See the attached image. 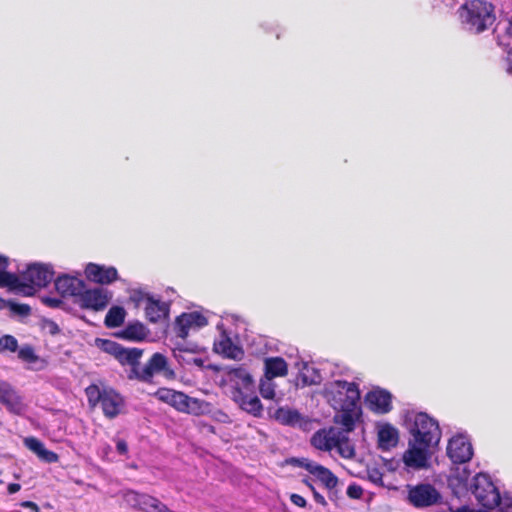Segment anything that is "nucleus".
<instances>
[{
	"instance_id": "4d7b16f0",
	"label": "nucleus",
	"mask_w": 512,
	"mask_h": 512,
	"mask_svg": "<svg viewBox=\"0 0 512 512\" xmlns=\"http://www.w3.org/2000/svg\"><path fill=\"white\" fill-rule=\"evenodd\" d=\"M455 512H471L467 507L458 508Z\"/></svg>"
},
{
	"instance_id": "58836bf2",
	"label": "nucleus",
	"mask_w": 512,
	"mask_h": 512,
	"mask_svg": "<svg viewBox=\"0 0 512 512\" xmlns=\"http://www.w3.org/2000/svg\"><path fill=\"white\" fill-rule=\"evenodd\" d=\"M154 295H151L148 292L143 290H133L130 295V300L135 304L136 307H145L146 303L149 302L153 298Z\"/></svg>"
},
{
	"instance_id": "4468645a",
	"label": "nucleus",
	"mask_w": 512,
	"mask_h": 512,
	"mask_svg": "<svg viewBox=\"0 0 512 512\" xmlns=\"http://www.w3.org/2000/svg\"><path fill=\"white\" fill-rule=\"evenodd\" d=\"M0 403L13 414L21 415L25 412L26 406L22 397L15 388L7 381L0 379Z\"/></svg>"
},
{
	"instance_id": "6e6552de",
	"label": "nucleus",
	"mask_w": 512,
	"mask_h": 512,
	"mask_svg": "<svg viewBox=\"0 0 512 512\" xmlns=\"http://www.w3.org/2000/svg\"><path fill=\"white\" fill-rule=\"evenodd\" d=\"M408 500L416 508H425L439 504L442 496L433 485L418 484L409 488Z\"/></svg>"
},
{
	"instance_id": "ea45409f",
	"label": "nucleus",
	"mask_w": 512,
	"mask_h": 512,
	"mask_svg": "<svg viewBox=\"0 0 512 512\" xmlns=\"http://www.w3.org/2000/svg\"><path fill=\"white\" fill-rule=\"evenodd\" d=\"M0 349L16 352L18 350V341L12 335H4L0 337Z\"/></svg>"
},
{
	"instance_id": "de8ad7c7",
	"label": "nucleus",
	"mask_w": 512,
	"mask_h": 512,
	"mask_svg": "<svg viewBox=\"0 0 512 512\" xmlns=\"http://www.w3.org/2000/svg\"><path fill=\"white\" fill-rule=\"evenodd\" d=\"M43 328L51 335H57L60 333L58 324L52 320H46L43 324Z\"/></svg>"
},
{
	"instance_id": "13d9d810",
	"label": "nucleus",
	"mask_w": 512,
	"mask_h": 512,
	"mask_svg": "<svg viewBox=\"0 0 512 512\" xmlns=\"http://www.w3.org/2000/svg\"><path fill=\"white\" fill-rule=\"evenodd\" d=\"M6 306V301L0 297V310L4 309Z\"/></svg>"
},
{
	"instance_id": "5fc2aeb1",
	"label": "nucleus",
	"mask_w": 512,
	"mask_h": 512,
	"mask_svg": "<svg viewBox=\"0 0 512 512\" xmlns=\"http://www.w3.org/2000/svg\"><path fill=\"white\" fill-rule=\"evenodd\" d=\"M314 498H315V501L319 504L324 505L326 503L325 498L321 494L317 493L316 491H314Z\"/></svg>"
},
{
	"instance_id": "1a4fd4ad",
	"label": "nucleus",
	"mask_w": 512,
	"mask_h": 512,
	"mask_svg": "<svg viewBox=\"0 0 512 512\" xmlns=\"http://www.w3.org/2000/svg\"><path fill=\"white\" fill-rule=\"evenodd\" d=\"M136 379L151 383L154 375L163 374L167 378L174 376L173 370L168 367L167 358L161 353H154L148 363L140 368V371L136 372Z\"/></svg>"
},
{
	"instance_id": "8fccbe9b",
	"label": "nucleus",
	"mask_w": 512,
	"mask_h": 512,
	"mask_svg": "<svg viewBox=\"0 0 512 512\" xmlns=\"http://www.w3.org/2000/svg\"><path fill=\"white\" fill-rule=\"evenodd\" d=\"M290 500L291 502L296 505V506H299V507H305L307 502L305 500L304 497H302L301 495L299 494H292L290 496Z\"/></svg>"
},
{
	"instance_id": "f257e3e1",
	"label": "nucleus",
	"mask_w": 512,
	"mask_h": 512,
	"mask_svg": "<svg viewBox=\"0 0 512 512\" xmlns=\"http://www.w3.org/2000/svg\"><path fill=\"white\" fill-rule=\"evenodd\" d=\"M323 397L334 409V423L352 432L362 417L360 390L355 382L333 380L325 383Z\"/></svg>"
},
{
	"instance_id": "c85d7f7f",
	"label": "nucleus",
	"mask_w": 512,
	"mask_h": 512,
	"mask_svg": "<svg viewBox=\"0 0 512 512\" xmlns=\"http://www.w3.org/2000/svg\"><path fill=\"white\" fill-rule=\"evenodd\" d=\"M197 352L196 345H188V344H177V346L173 349L174 357L179 362H185L187 364L194 363L198 367H202L204 364V360L202 358L197 357H185L184 354H195Z\"/></svg>"
},
{
	"instance_id": "79ce46f5",
	"label": "nucleus",
	"mask_w": 512,
	"mask_h": 512,
	"mask_svg": "<svg viewBox=\"0 0 512 512\" xmlns=\"http://www.w3.org/2000/svg\"><path fill=\"white\" fill-rule=\"evenodd\" d=\"M122 345L118 344L115 341L112 340H101V349L110 354L113 355L115 358H117L118 352L120 351Z\"/></svg>"
},
{
	"instance_id": "f8f14e48",
	"label": "nucleus",
	"mask_w": 512,
	"mask_h": 512,
	"mask_svg": "<svg viewBox=\"0 0 512 512\" xmlns=\"http://www.w3.org/2000/svg\"><path fill=\"white\" fill-rule=\"evenodd\" d=\"M208 324L207 318L198 311L185 312L176 318L174 330L176 336L186 339L191 330H198Z\"/></svg>"
},
{
	"instance_id": "9d476101",
	"label": "nucleus",
	"mask_w": 512,
	"mask_h": 512,
	"mask_svg": "<svg viewBox=\"0 0 512 512\" xmlns=\"http://www.w3.org/2000/svg\"><path fill=\"white\" fill-rule=\"evenodd\" d=\"M473 453L471 441L466 434H457L448 441L447 456L454 464L469 462Z\"/></svg>"
},
{
	"instance_id": "aec40b11",
	"label": "nucleus",
	"mask_w": 512,
	"mask_h": 512,
	"mask_svg": "<svg viewBox=\"0 0 512 512\" xmlns=\"http://www.w3.org/2000/svg\"><path fill=\"white\" fill-rule=\"evenodd\" d=\"M337 437H340L338 428L320 429L313 434L311 444L318 450L331 451L337 445Z\"/></svg>"
},
{
	"instance_id": "e433bc0d",
	"label": "nucleus",
	"mask_w": 512,
	"mask_h": 512,
	"mask_svg": "<svg viewBox=\"0 0 512 512\" xmlns=\"http://www.w3.org/2000/svg\"><path fill=\"white\" fill-rule=\"evenodd\" d=\"M275 383L272 378L264 376L260 380L259 391L263 398L273 400L276 396Z\"/></svg>"
},
{
	"instance_id": "7c9ffc66",
	"label": "nucleus",
	"mask_w": 512,
	"mask_h": 512,
	"mask_svg": "<svg viewBox=\"0 0 512 512\" xmlns=\"http://www.w3.org/2000/svg\"><path fill=\"white\" fill-rule=\"evenodd\" d=\"M297 380L304 386H311L321 383L322 376L319 371L309 363H303L299 370Z\"/></svg>"
},
{
	"instance_id": "a878e982",
	"label": "nucleus",
	"mask_w": 512,
	"mask_h": 512,
	"mask_svg": "<svg viewBox=\"0 0 512 512\" xmlns=\"http://www.w3.org/2000/svg\"><path fill=\"white\" fill-rule=\"evenodd\" d=\"M23 442L25 447L35 453L42 461L46 463H56L59 460L58 455L55 452L46 449L39 439L35 437H26Z\"/></svg>"
},
{
	"instance_id": "6e6d98bb",
	"label": "nucleus",
	"mask_w": 512,
	"mask_h": 512,
	"mask_svg": "<svg viewBox=\"0 0 512 512\" xmlns=\"http://www.w3.org/2000/svg\"><path fill=\"white\" fill-rule=\"evenodd\" d=\"M111 451V446L110 445H105L103 448H102V452L104 455H108V453Z\"/></svg>"
},
{
	"instance_id": "864d4df0",
	"label": "nucleus",
	"mask_w": 512,
	"mask_h": 512,
	"mask_svg": "<svg viewBox=\"0 0 512 512\" xmlns=\"http://www.w3.org/2000/svg\"><path fill=\"white\" fill-rule=\"evenodd\" d=\"M21 489V486L20 484L18 483H10L7 487V490H8V493L9 494H15L16 492H18L19 490Z\"/></svg>"
},
{
	"instance_id": "c756f323",
	"label": "nucleus",
	"mask_w": 512,
	"mask_h": 512,
	"mask_svg": "<svg viewBox=\"0 0 512 512\" xmlns=\"http://www.w3.org/2000/svg\"><path fill=\"white\" fill-rule=\"evenodd\" d=\"M136 501L140 509L145 512H173L160 500L150 495H136Z\"/></svg>"
},
{
	"instance_id": "4c0bfd02",
	"label": "nucleus",
	"mask_w": 512,
	"mask_h": 512,
	"mask_svg": "<svg viewBox=\"0 0 512 512\" xmlns=\"http://www.w3.org/2000/svg\"><path fill=\"white\" fill-rule=\"evenodd\" d=\"M86 396L88 398V402L95 406L97 403H101L104 395V389L100 390L97 385H90L85 389Z\"/></svg>"
},
{
	"instance_id": "b1692460",
	"label": "nucleus",
	"mask_w": 512,
	"mask_h": 512,
	"mask_svg": "<svg viewBox=\"0 0 512 512\" xmlns=\"http://www.w3.org/2000/svg\"><path fill=\"white\" fill-rule=\"evenodd\" d=\"M142 353H143V350L139 349V348H125V347H121L120 351L118 352V355H117V360L122 364V365H129L130 366V371L128 373V378L129 379H136V374H135V370L136 372L140 371V358L142 356Z\"/></svg>"
},
{
	"instance_id": "7ed1b4c3",
	"label": "nucleus",
	"mask_w": 512,
	"mask_h": 512,
	"mask_svg": "<svg viewBox=\"0 0 512 512\" xmlns=\"http://www.w3.org/2000/svg\"><path fill=\"white\" fill-rule=\"evenodd\" d=\"M408 430L411 435L409 441L428 446H438L441 439L439 423L427 413L419 412L407 418Z\"/></svg>"
},
{
	"instance_id": "603ef678",
	"label": "nucleus",
	"mask_w": 512,
	"mask_h": 512,
	"mask_svg": "<svg viewBox=\"0 0 512 512\" xmlns=\"http://www.w3.org/2000/svg\"><path fill=\"white\" fill-rule=\"evenodd\" d=\"M20 506L23 508H29L33 512H38L39 509L38 505L32 501H24L20 504Z\"/></svg>"
},
{
	"instance_id": "9b49d317",
	"label": "nucleus",
	"mask_w": 512,
	"mask_h": 512,
	"mask_svg": "<svg viewBox=\"0 0 512 512\" xmlns=\"http://www.w3.org/2000/svg\"><path fill=\"white\" fill-rule=\"evenodd\" d=\"M433 448L425 444L408 441V449L403 454L404 464L414 470L427 468Z\"/></svg>"
},
{
	"instance_id": "2f4dec72",
	"label": "nucleus",
	"mask_w": 512,
	"mask_h": 512,
	"mask_svg": "<svg viewBox=\"0 0 512 512\" xmlns=\"http://www.w3.org/2000/svg\"><path fill=\"white\" fill-rule=\"evenodd\" d=\"M9 259L0 254V287L9 288L19 285V278L17 274L8 272Z\"/></svg>"
},
{
	"instance_id": "423d86ee",
	"label": "nucleus",
	"mask_w": 512,
	"mask_h": 512,
	"mask_svg": "<svg viewBox=\"0 0 512 512\" xmlns=\"http://www.w3.org/2000/svg\"><path fill=\"white\" fill-rule=\"evenodd\" d=\"M155 396L162 402L184 413L198 415L202 412L203 401L187 396L186 394L168 388H160Z\"/></svg>"
},
{
	"instance_id": "f704fd0d",
	"label": "nucleus",
	"mask_w": 512,
	"mask_h": 512,
	"mask_svg": "<svg viewBox=\"0 0 512 512\" xmlns=\"http://www.w3.org/2000/svg\"><path fill=\"white\" fill-rule=\"evenodd\" d=\"M348 433L349 432L341 428L340 437H337V445H335V448L341 457L352 459L355 456V448L347 436Z\"/></svg>"
},
{
	"instance_id": "f3484780",
	"label": "nucleus",
	"mask_w": 512,
	"mask_h": 512,
	"mask_svg": "<svg viewBox=\"0 0 512 512\" xmlns=\"http://www.w3.org/2000/svg\"><path fill=\"white\" fill-rule=\"evenodd\" d=\"M232 399L238 406L245 412L253 415L254 417H260L263 412V406L256 394L255 388L245 392H231Z\"/></svg>"
},
{
	"instance_id": "c03bdc74",
	"label": "nucleus",
	"mask_w": 512,
	"mask_h": 512,
	"mask_svg": "<svg viewBox=\"0 0 512 512\" xmlns=\"http://www.w3.org/2000/svg\"><path fill=\"white\" fill-rule=\"evenodd\" d=\"M346 493L351 499H360L363 495V488L356 483H352L348 486Z\"/></svg>"
},
{
	"instance_id": "c9c22d12",
	"label": "nucleus",
	"mask_w": 512,
	"mask_h": 512,
	"mask_svg": "<svg viewBox=\"0 0 512 512\" xmlns=\"http://www.w3.org/2000/svg\"><path fill=\"white\" fill-rule=\"evenodd\" d=\"M125 316L126 311L123 307L113 306L105 316V325L109 328L119 327L123 324Z\"/></svg>"
},
{
	"instance_id": "cd10ccee",
	"label": "nucleus",
	"mask_w": 512,
	"mask_h": 512,
	"mask_svg": "<svg viewBox=\"0 0 512 512\" xmlns=\"http://www.w3.org/2000/svg\"><path fill=\"white\" fill-rule=\"evenodd\" d=\"M264 376L274 379L284 377L288 373V365L281 357H267L264 360Z\"/></svg>"
},
{
	"instance_id": "0eeeda50",
	"label": "nucleus",
	"mask_w": 512,
	"mask_h": 512,
	"mask_svg": "<svg viewBox=\"0 0 512 512\" xmlns=\"http://www.w3.org/2000/svg\"><path fill=\"white\" fill-rule=\"evenodd\" d=\"M112 296V292L106 288H84L76 299V302L81 308L102 311L107 307Z\"/></svg>"
},
{
	"instance_id": "dca6fc26",
	"label": "nucleus",
	"mask_w": 512,
	"mask_h": 512,
	"mask_svg": "<svg viewBox=\"0 0 512 512\" xmlns=\"http://www.w3.org/2000/svg\"><path fill=\"white\" fill-rule=\"evenodd\" d=\"M86 278L94 283L108 285L118 280L117 269L113 266H105L96 263H88L85 267Z\"/></svg>"
},
{
	"instance_id": "ddd939ff",
	"label": "nucleus",
	"mask_w": 512,
	"mask_h": 512,
	"mask_svg": "<svg viewBox=\"0 0 512 512\" xmlns=\"http://www.w3.org/2000/svg\"><path fill=\"white\" fill-rule=\"evenodd\" d=\"M366 407L376 414H387L392 410V395L382 388H373L365 397Z\"/></svg>"
},
{
	"instance_id": "20e7f679",
	"label": "nucleus",
	"mask_w": 512,
	"mask_h": 512,
	"mask_svg": "<svg viewBox=\"0 0 512 512\" xmlns=\"http://www.w3.org/2000/svg\"><path fill=\"white\" fill-rule=\"evenodd\" d=\"M19 285L11 287L25 296H32L37 289L46 287L54 277L53 267L50 264L31 263L27 268L17 275Z\"/></svg>"
},
{
	"instance_id": "bb28decb",
	"label": "nucleus",
	"mask_w": 512,
	"mask_h": 512,
	"mask_svg": "<svg viewBox=\"0 0 512 512\" xmlns=\"http://www.w3.org/2000/svg\"><path fill=\"white\" fill-rule=\"evenodd\" d=\"M498 44L503 47L506 52L512 50V16L510 18L500 20L494 30Z\"/></svg>"
},
{
	"instance_id": "09e8293b",
	"label": "nucleus",
	"mask_w": 512,
	"mask_h": 512,
	"mask_svg": "<svg viewBox=\"0 0 512 512\" xmlns=\"http://www.w3.org/2000/svg\"><path fill=\"white\" fill-rule=\"evenodd\" d=\"M116 450L120 455L128 454V445L127 442L123 439H117L116 441Z\"/></svg>"
},
{
	"instance_id": "39448f33",
	"label": "nucleus",
	"mask_w": 512,
	"mask_h": 512,
	"mask_svg": "<svg viewBox=\"0 0 512 512\" xmlns=\"http://www.w3.org/2000/svg\"><path fill=\"white\" fill-rule=\"evenodd\" d=\"M470 491L484 508L493 509L500 505V492L486 473H478L473 477Z\"/></svg>"
},
{
	"instance_id": "a19ab883",
	"label": "nucleus",
	"mask_w": 512,
	"mask_h": 512,
	"mask_svg": "<svg viewBox=\"0 0 512 512\" xmlns=\"http://www.w3.org/2000/svg\"><path fill=\"white\" fill-rule=\"evenodd\" d=\"M17 351H18V357L25 362L33 363L37 359L34 349L29 345H25Z\"/></svg>"
},
{
	"instance_id": "3c124183",
	"label": "nucleus",
	"mask_w": 512,
	"mask_h": 512,
	"mask_svg": "<svg viewBox=\"0 0 512 512\" xmlns=\"http://www.w3.org/2000/svg\"><path fill=\"white\" fill-rule=\"evenodd\" d=\"M505 61L507 65V72L512 75V49L506 52Z\"/></svg>"
},
{
	"instance_id": "5701e85b",
	"label": "nucleus",
	"mask_w": 512,
	"mask_h": 512,
	"mask_svg": "<svg viewBox=\"0 0 512 512\" xmlns=\"http://www.w3.org/2000/svg\"><path fill=\"white\" fill-rule=\"evenodd\" d=\"M230 382L232 383V392H247L255 388L254 380L247 369L239 367L231 369L228 373Z\"/></svg>"
},
{
	"instance_id": "f03ea898",
	"label": "nucleus",
	"mask_w": 512,
	"mask_h": 512,
	"mask_svg": "<svg viewBox=\"0 0 512 512\" xmlns=\"http://www.w3.org/2000/svg\"><path fill=\"white\" fill-rule=\"evenodd\" d=\"M458 15L463 29L473 34L484 32L496 20L494 6L487 0H467L459 7Z\"/></svg>"
},
{
	"instance_id": "412c9836",
	"label": "nucleus",
	"mask_w": 512,
	"mask_h": 512,
	"mask_svg": "<svg viewBox=\"0 0 512 512\" xmlns=\"http://www.w3.org/2000/svg\"><path fill=\"white\" fill-rule=\"evenodd\" d=\"M101 407L106 417L112 419L119 415L124 407L123 397L113 389H104Z\"/></svg>"
},
{
	"instance_id": "49530a36",
	"label": "nucleus",
	"mask_w": 512,
	"mask_h": 512,
	"mask_svg": "<svg viewBox=\"0 0 512 512\" xmlns=\"http://www.w3.org/2000/svg\"><path fill=\"white\" fill-rule=\"evenodd\" d=\"M42 302L50 308H59L63 304V301L59 297L44 296Z\"/></svg>"
},
{
	"instance_id": "6ab92c4d",
	"label": "nucleus",
	"mask_w": 512,
	"mask_h": 512,
	"mask_svg": "<svg viewBox=\"0 0 512 512\" xmlns=\"http://www.w3.org/2000/svg\"><path fill=\"white\" fill-rule=\"evenodd\" d=\"M214 351L234 360H240L244 355L242 348L233 342L225 330H221L219 337L215 339Z\"/></svg>"
},
{
	"instance_id": "37998d69",
	"label": "nucleus",
	"mask_w": 512,
	"mask_h": 512,
	"mask_svg": "<svg viewBox=\"0 0 512 512\" xmlns=\"http://www.w3.org/2000/svg\"><path fill=\"white\" fill-rule=\"evenodd\" d=\"M7 306H9L10 310L15 313V314H18L22 317H26L30 314L31 312V308L29 305L27 304H18V303H8L6 302V306L4 308H6Z\"/></svg>"
},
{
	"instance_id": "2eb2a0df",
	"label": "nucleus",
	"mask_w": 512,
	"mask_h": 512,
	"mask_svg": "<svg viewBox=\"0 0 512 512\" xmlns=\"http://www.w3.org/2000/svg\"><path fill=\"white\" fill-rule=\"evenodd\" d=\"M295 462L315 476L326 488L333 489L337 486L338 478L326 467L307 458L295 459Z\"/></svg>"
},
{
	"instance_id": "4be33fe9",
	"label": "nucleus",
	"mask_w": 512,
	"mask_h": 512,
	"mask_svg": "<svg viewBox=\"0 0 512 512\" xmlns=\"http://www.w3.org/2000/svg\"><path fill=\"white\" fill-rule=\"evenodd\" d=\"M378 447L387 451L395 447L399 441L398 430L390 423H378L376 426Z\"/></svg>"
},
{
	"instance_id": "a18cd8bd",
	"label": "nucleus",
	"mask_w": 512,
	"mask_h": 512,
	"mask_svg": "<svg viewBox=\"0 0 512 512\" xmlns=\"http://www.w3.org/2000/svg\"><path fill=\"white\" fill-rule=\"evenodd\" d=\"M368 480L376 485H383V474L378 469L368 471Z\"/></svg>"
},
{
	"instance_id": "473e14b6",
	"label": "nucleus",
	"mask_w": 512,
	"mask_h": 512,
	"mask_svg": "<svg viewBox=\"0 0 512 512\" xmlns=\"http://www.w3.org/2000/svg\"><path fill=\"white\" fill-rule=\"evenodd\" d=\"M149 335L148 328L141 322L129 323L121 332V336L132 341H142Z\"/></svg>"
},
{
	"instance_id": "72a5a7b5",
	"label": "nucleus",
	"mask_w": 512,
	"mask_h": 512,
	"mask_svg": "<svg viewBox=\"0 0 512 512\" xmlns=\"http://www.w3.org/2000/svg\"><path fill=\"white\" fill-rule=\"evenodd\" d=\"M275 418L281 424L290 426L301 425L302 422L301 414L297 410L287 407L278 408L275 412Z\"/></svg>"
},
{
	"instance_id": "a211bd4d",
	"label": "nucleus",
	"mask_w": 512,
	"mask_h": 512,
	"mask_svg": "<svg viewBox=\"0 0 512 512\" xmlns=\"http://www.w3.org/2000/svg\"><path fill=\"white\" fill-rule=\"evenodd\" d=\"M55 289L61 297L73 296L78 298L81 291L85 288V283L77 276L63 274L54 281Z\"/></svg>"
},
{
	"instance_id": "393cba45",
	"label": "nucleus",
	"mask_w": 512,
	"mask_h": 512,
	"mask_svg": "<svg viewBox=\"0 0 512 512\" xmlns=\"http://www.w3.org/2000/svg\"><path fill=\"white\" fill-rule=\"evenodd\" d=\"M169 309L170 306L168 303L155 296H153V298L149 300L144 307L145 316L151 323H158L165 320L169 315Z\"/></svg>"
}]
</instances>
